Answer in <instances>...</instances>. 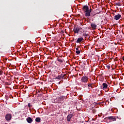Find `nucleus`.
Returning <instances> with one entry per match:
<instances>
[{
    "mask_svg": "<svg viewBox=\"0 0 124 124\" xmlns=\"http://www.w3.org/2000/svg\"><path fill=\"white\" fill-rule=\"evenodd\" d=\"M82 10L85 12L86 17H90V16H91V11H89V6H83Z\"/></svg>",
    "mask_w": 124,
    "mask_h": 124,
    "instance_id": "obj_1",
    "label": "nucleus"
},
{
    "mask_svg": "<svg viewBox=\"0 0 124 124\" xmlns=\"http://www.w3.org/2000/svg\"><path fill=\"white\" fill-rule=\"evenodd\" d=\"M81 83H83L84 84H87L88 81H89V77L88 76H84L82 77L80 79Z\"/></svg>",
    "mask_w": 124,
    "mask_h": 124,
    "instance_id": "obj_2",
    "label": "nucleus"
},
{
    "mask_svg": "<svg viewBox=\"0 0 124 124\" xmlns=\"http://www.w3.org/2000/svg\"><path fill=\"white\" fill-rule=\"evenodd\" d=\"M82 30L81 27H74V32L75 33H78L80 31Z\"/></svg>",
    "mask_w": 124,
    "mask_h": 124,
    "instance_id": "obj_3",
    "label": "nucleus"
},
{
    "mask_svg": "<svg viewBox=\"0 0 124 124\" xmlns=\"http://www.w3.org/2000/svg\"><path fill=\"white\" fill-rule=\"evenodd\" d=\"M107 119H108V120H109V121H110V122H115L117 121V118H116L115 116L108 117H107Z\"/></svg>",
    "mask_w": 124,
    "mask_h": 124,
    "instance_id": "obj_4",
    "label": "nucleus"
},
{
    "mask_svg": "<svg viewBox=\"0 0 124 124\" xmlns=\"http://www.w3.org/2000/svg\"><path fill=\"white\" fill-rule=\"evenodd\" d=\"M74 115L73 114H69L67 116V122H70V120H71V118L72 117H73Z\"/></svg>",
    "mask_w": 124,
    "mask_h": 124,
    "instance_id": "obj_5",
    "label": "nucleus"
},
{
    "mask_svg": "<svg viewBox=\"0 0 124 124\" xmlns=\"http://www.w3.org/2000/svg\"><path fill=\"white\" fill-rule=\"evenodd\" d=\"M121 17H122V15L120 14L116 15L114 17V19L116 20V21H118V20L121 19Z\"/></svg>",
    "mask_w": 124,
    "mask_h": 124,
    "instance_id": "obj_6",
    "label": "nucleus"
},
{
    "mask_svg": "<svg viewBox=\"0 0 124 124\" xmlns=\"http://www.w3.org/2000/svg\"><path fill=\"white\" fill-rule=\"evenodd\" d=\"M11 118H12V117L11 116V114H7L5 116V119L6 121H10V120H11Z\"/></svg>",
    "mask_w": 124,
    "mask_h": 124,
    "instance_id": "obj_7",
    "label": "nucleus"
},
{
    "mask_svg": "<svg viewBox=\"0 0 124 124\" xmlns=\"http://www.w3.org/2000/svg\"><path fill=\"white\" fill-rule=\"evenodd\" d=\"M107 87H108V85L107 84V83H104L102 85V86L101 87V89L105 90V89H107Z\"/></svg>",
    "mask_w": 124,
    "mask_h": 124,
    "instance_id": "obj_8",
    "label": "nucleus"
},
{
    "mask_svg": "<svg viewBox=\"0 0 124 124\" xmlns=\"http://www.w3.org/2000/svg\"><path fill=\"white\" fill-rule=\"evenodd\" d=\"M64 96H60L58 98V103H62V101H63L64 100Z\"/></svg>",
    "mask_w": 124,
    "mask_h": 124,
    "instance_id": "obj_9",
    "label": "nucleus"
},
{
    "mask_svg": "<svg viewBox=\"0 0 124 124\" xmlns=\"http://www.w3.org/2000/svg\"><path fill=\"white\" fill-rule=\"evenodd\" d=\"M26 121L29 124H31L32 123V119L31 117L27 118Z\"/></svg>",
    "mask_w": 124,
    "mask_h": 124,
    "instance_id": "obj_10",
    "label": "nucleus"
},
{
    "mask_svg": "<svg viewBox=\"0 0 124 124\" xmlns=\"http://www.w3.org/2000/svg\"><path fill=\"white\" fill-rule=\"evenodd\" d=\"M91 28H92L93 30H95L96 29V27H97V26H96V25L94 23H92L91 24Z\"/></svg>",
    "mask_w": 124,
    "mask_h": 124,
    "instance_id": "obj_11",
    "label": "nucleus"
},
{
    "mask_svg": "<svg viewBox=\"0 0 124 124\" xmlns=\"http://www.w3.org/2000/svg\"><path fill=\"white\" fill-rule=\"evenodd\" d=\"M82 41H83L82 37L78 38L77 40V43H80V42H82Z\"/></svg>",
    "mask_w": 124,
    "mask_h": 124,
    "instance_id": "obj_12",
    "label": "nucleus"
},
{
    "mask_svg": "<svg viewBox=\"0 0 124 124\" xmlns=\"http://www.w3.org/2000/svg\"><path fill=\"white\" fill-rule=\"evenodd\" d=\"M61 75L62 79L63 80L65 79V78H66L65 77L66 76V74H62Z\"/></svg>",
    "mask_w": 124,
    "mask_h": 124,
    "instance_id": "obj_13",
    "label": "nucleus"
},
{
    "mask_svg": "<svg viewBox=\"0 0 124 124\" xmlns=\"http://www.w3.org/2000/svg\"><path fill=\"white\" fill-rule=\"evenodd\" d=\"M62 78L61 75H58L57 77L55 78V79H58L59 81Z\"/></svg>",
    "mask_w": 124,
    "mask_h": 124,
    "instance_id": "obj_14",
    "label": "nucleus"
},
{
    "mask_svg": "<svg viewBox=\"0 0 124 124\" xmlns=\"http://www.w3.org/2000/svg\"><path fill=\"white\" fill-rule=\"evenodd\" d=\"M100 12H97L96 13L93 12L92 16L94 17V16H95V15H96V14H99L100 13Z\"/></svg>",
    "mask_w": 124,
    "mask_h": 124,
    "instance_id": "obj_15",
    "label": "nucleus"
},
{
    "mask_svg": "<svg viewBox=\"0 0 124 124\" xmlns=\"http://www.w3.org/2000/svg\"><path fill=\"white\" fill-rule=\"evenodd\" d=\"M40 121H41V119H40V118L39 117H37L35 119V121L37 123H39V122H40Z\"/></svg>",
    "mask_w": 124,
    "mask_h": 124,
    "instance_id": "obj_16",
    "label": "nucleus"
},
{
    "mask_svg": "<svg viewBox=\"0 0 124 124\" xmlns=\"http://www.w3.org/2000/svg\"><path fill=\"white\" fill-rule=\"evenodd\" d=\"M92 113H93V114H95V113H96V109H93L92 110Z\"/></svg>",
    "mask_w": 124,
    "mask_h": 124,
    "instance_id": "obj_17",
    "label": "nucleus"
},
{
    "mask_svg": "<svg viewBox=\"0 0 124 124\" xmlns=\"http://www.w3.org/2000/svg\"><path fill=\"white\" fill-rule=\"evenodd\" d=\"M76 53H77V55H79V54H80V53H81V51H80V50H77L76 51Z\"/></svg>",
    "mask_w": 124,
    "mask_h": 124,
    "instance_id": "obj_18",
    "label": "nucleus"
},
{
    "mask_svg": "<svg viewBox=\"0 0 124 124\" xmlns=\"http://www.w3.org/2000/svg\"><path fill=\"white\" fill-rule=\"evenodd\" d=\"M58 61L59 62H63V61L62 59H58Z\"/></svg>",
    "mask_w": 124,
    "mask_h": 124,
    "instance_id": "obj_19",
    "label": "nucleus"
},
{
    "mask_svg": "<svg viewBox=\"0 0 124 124\" xmlns=\"http://www.w3.org/2000/svg\"><path fill=\"white\" fill-rule=\"evenodd\" d=\"M116 4L118 6H121L122 5V4H121V3H120L119 2L116 3Z\"/></svg>",
    "mask_w": 124,
    "mask_h": 124,
    "instance_id": "obj_20",
    "label": "nucleus"
},
{
    "mask_svg": "<svg viewBox=\"0 0 124 124\" xmlns=\"http://www.w3.org/2000/svg\"><path fill=\"white\" fill-rule=\"evenodd\" d=\"M28 106L29 108H31L32 106H31V105L30 103H28Z\"/></svg>",
    "mask_w": 124,
    "mask_h": 124,
    "instance_id": "obj_21",
    "label": "nucleus"
},
{
    "mask_svg": "<svg viewBox=\"0 0 124 124\" xmlns=\"http://www.w3.org/2000/svg\"><path fill=\"white\" fill-rule=\"evenodd\" d=\"M83 36L85 37H88V34H83Z\"/></svg>",
    "mask_w": 124,
    "mask_h": 124,
    "instance_id": "obj_22",
    "label": "nucleus"
},
{
    "mask_svg": "<svg viewBox=\"0 0 124 124\" xmlns=\"http://www.w3.org/2000/svg\"><path fill=\"white\" fill-rule=\"evenodd\" d=\"M88 88H90V87H92V88H93V86H92V84H88Z\"/></svg>",
    "mask_w": 124,
    "mask_h": 124,
    "instance_id": "obj_23",
    "label": "nucleus"
},
{
    "mask_svg": "<svg viewBox=\"0 0 124 124\" xmlns=\"http://www.w3.org/2000/svg\"><path fill=\"white\" fill-rule=\"evenodd\" d=\"M76 50H77V51H79V46H77Z\"/></svg>",
    "mask_w": 124,
    "mask_h": 124,
    "instance_id": "obj_24",
    "label": "nucleus"
},
{
    "mask_svg": "<svg viewBox=\"0 0 124 124\" xmlns=\"http://www.w3.org/2000/svg\"><path fill=\"white\" fill-rule=\"evenodd\" d=\"M92 9H89V7H88V11H90V13L92 12Z\"/></svg>",
    "mask_w": 124,
    "mask_h": 124,
    "instance_id": "obj_25",
    "label": "nucleus"
},
{
    "mask_svg": "<svg viewBox=\"0 0 124 124\" xmlns=\"http://www.w3.org/2000/svg\"><path fill=\"white\" fill-rule=\"evenodd\" d=\"M1 74H2V71L0 70V75H1Z\"/></svg>",
    "mask_w": 124,
    "mask_h": 124,
    "instance_id": "obj_26",
    "label": "nucleus"
},
{
    "mask_svg": "<svg viewBox=\"0 0 124 124\" xmlns=\"http://www.w3.org/2000/svg\"><path fill=\"white\" fill-rule=\"evenodd\" d=\"M107 67H108V69H110V66H109V65H108V66H107Z\"/></svg>",
    "mask_w": 124,
    "mask_h": 124,
    "instance_id": "obj_27",
    "label": "nucleus"
},
{
    "mask_svg": "<svg viewBox=\"0 0 124 124\" xmlns=\"http://www.w3.org/2000/svg\"><path fill=\"white\" fill-rule=\"evenodd\" d=\"M93 104V105H96L97 104H96V103H94Z\"/></svg>",
    "mask_w": 124,
    "mask_h": 124,
    "instance_id": "obj_28",
    "label": "nucleus"
},
{
    "mask_svg": "<svg viewBox=\"0 0 124 124\" xmlns=\"http://www.w3.org/2000/svg\"><path fill=\"white\" fill-rule=\"evenodd\" d=\"M123 61L124 62V56H123Z\"/></svg>",
    "mask_w": 124,
    "mask_h": 124,
    "instance_id": "obj_29",
    "label": "nucleus"
}]
</instances>
